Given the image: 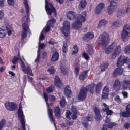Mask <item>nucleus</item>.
I'll list each match as a JSON object with an SVG mask.
<instances>
[{
	"label": "nucleus",
	"mask_w": 130,
	"mask_h": 130,
	"mask_svg": "<svg viewBox=\"0 0 130 130\" xmlns=\"http://www.w3.org/2000/svg\"><path fill=\"white\" fill-rule=\"evenodd\" d=\"M55 85L56 87L59 88L62 84H61V81L60 79L58 76H56L55 77Z\"/></svg>",
	"instance_id": "c756f323"
},
{
	"label": "nucleus",
	"mask_w": 130,
	"mask_h": 130,
	"mask_svg": "<svg viewBox=\"0 0 130 130\" xmlns=\"http://www.w3.org/2000/svg\"><path fill=\"white\" fill-rule=\"evenodd\" d=\"M52 26L49 25L48 23L47 24V25L45 27V32H49V31L50 30V28H51Z\"/></svg>",
	"instance_id": "6e6d98bb"
},
{
	"label": "nucleus",
	"mask_w": 130,
	"mask_h": 130,
	"mask_svg": "<svg viewBox=\"0 0 130 130\" xmlns=\"http://www.w3.org/2000/svg\"><path fill=\"white\" fill-rule=\"evenodd\" d=\"M124 52H125V53H130V45L125 47Z\"/></svg>",
	"instance_id": "864d4df0"
},
{
	"label": "nucleus",
	"mask_w": 130,
	"mask_h": 130,
	"mask_svg": "<svg viewBox=\"0 0 130 130\" xmlns=\"http://www.w3.org/2000/svg\"><path fill=\"white\" fill-rule=\"evenodd\" d=\"M7 3L9 6L14 7L15 6V0H7Z\"/></svg>",
	"instance_id": "49530a36"
},
{
	"label": "nucleus",
	"mask_w": 130,
	"mask_h": 130,
	"mask_svg": "<svg viewBox=\"0 0 130 130\" xmlns=\"http://www.w3.org/2000/svg\"><path fill=\"white\" fill-rule=\"evenodd\" d=\"M117 9V2L112 0L110 2L109 5L107 7V12L108 15H112Z\"/></svg>",
	"instance_id": "0eeeda50"
},
{
	"label": "nucleus",
	"mask_w": 130,
	"mask_h": 130,
	"mask_svg": "<svg viewBox=\"0 0 130 130\" xmlns=\"http://www.w3.org/2000/svg\"><path fill=\"white\" fill-rule=\"evenodd\" d=\"M71 111L70 110H67L66 112V117L67 119H71Z\"/></svg>",
	"instance_id": "8fccbe9b"
},
{
	"label": "nucleus",
	"mask_w": 130,
	"mask_h": 130,
	"mask_svg": "<svg viewBox=\"0 0 130 130\" xmlns=\"http://www.w3.org/2000/svg\"><path fill=\"white\" fill-rule=\"evenodd\" d=\"M105 7V5L103 3H100L99 4H98V7H96L94 13L95 14H96L97 15L100 14L101 13V11L104 9V7Z\"/></svg>",
	"instance_id": "ddd939ff"
},
{
	"label": "nucleus",
	"mask_w": 130,
	"mask_h": 130,
	"mask_svg": "<svg viewBox=\"0 0 130 130\" xmlns=\"http://www.w3.org/2000/svg\"><path fill=\"white\" fill-rule=\"evenodd\" d=\"M67 51H68V44L64 43L63 44L62 52H63L64 53H67Z\"/></svg>",
	"instance_id": "37998d69"
},
{
	"label": "nucleus",
	"mask_w": 130,
	"mask_h": 130,
	"mask_svg": "<svg viewBox=\"0 0 130 130\" xmlns=\"http://www.w3.org/2000/svg\"><path fill=\"white\" fill-rule=\"evenodd\" d=\"M87 121H93V117L92 116H88L87 117Z\"/></svg>",
	"instance_id": "0e129e2a"
},
{
	"label": "nucleus",
	"mask_w": 130,
	"mask_h": 130,
	"mask_svg": "<svg viewBox=\"0 0 130 130\" xmlns=\"http://www.w3.org/2000/svg\"><path fill=\"white\" fill-rule=\"evenodd\" d=\"M72 115L71 117L72 119H77V116L78 115V110H77V107L73 106L71 108Z\"/></svg>",
	"instance_id": "4468645a"
},
{
	"label": "nucleus",
	"mask_w": 130,
	"mask_h": 130,
	"mask_svg": "<svg viewBox=\"0 0 130 130\" xmlns=\"http://www.w3.org/2000/svg\"><path fill=\"white\" fill-rule=\"evenodd\" d=\"M55 90L54 87L51 86L46 89L47 93H52Z\"/></svg>",
	"instance_id": "ea45409f"
},
{
	"label": "nucleus",
	"mask_w": 130,
	"mask_h": 130,
	"mask_svg": "<svg viewBox=\"0 0 130 130\" xmlns=\"http://www.w3.org/2000/svg\"><path fill=\"white\" fill-rule=\"evenodd\" d=\"M44 99H45V101L46 102L47 105V106L48 107V106L49 105L47 103V101H48V96H47V94L46 93H44Z\"/></svg>",
	"instance_id": "4d7b16f0"
},
{
	"label": "nucleus",
	"mask_w": 130,
	"mask_h": 130,
	"mask_svg": "<svg viewBox=\"0 0 130 130\" xmlns=\"http://www.w3.org/2000/svg\"><path fill=\"white\" fill-rule=\"evenodd\" d=\"M129 7H130V1H129V2H128V4L127 6L126 10H123L124 14H127V13H128V12H129V10H130Z\"/></svg>",
	"instance_id": "09e8293b"
},
{
	"label": "nucleus",
	"mask_w": 130,
	"mask_h": 130,
	"mask_svg": "<svg viewBox=\"0 0 130 130\" xmlns=\"http://www.w3.org/2000/svg\"><path fill=\"white\" fill-rule=\"evenodd\" d=\"M105 122L106 123V127L108 128H112L114 125H115V123H112L110 122V119L107 116Z\"/></svg>",
	"instance_id": "aec40b11"
},
{
	"label": "nucleus",
	"mask_w": 130,
	"mask_h": 130,
	"mask_svg": "<svg viewBox=\"0 0 130 130\" xmlns=\"http://www.w3.org/2000/svg\"><path fill=\"white\" fill-rule=\"evenodd\" d=\"M87 6V2L86 0H81L79 4V8L80 9H85Z\"/></svg>",
	"instance_id": "2f4dec72"
},
{
	"label": "nucleus",
	"mask_w": 130,
	"mask_h": 130,
	"mask_svg": "<svg viewBox=\"0 0 130 130\" xmlns=\"http://www.w3.org/2000/svg\"><path fill=\"white\" fill-rule=\"evenodd\" d=\"M129 61L130 59L122 55L118 58L117 66V67H122L124 63H127L129 62Z\"/></svg>",
	"instance_id": "9d476101"
},
{
	"label": "nucleus",
	"mask_w": 130,
	"mask_h": 130,
	"mask_svg": "<svg viewBox=\"0 0 130 130\" xmlns=\"http://www.w3.org/2000/svg\"><path fill=\"white\" fill-rule=\"evenodd\" d=\"M103 106L105 107L103 108V111L106 112L107 115H111L112 114V111L109 109V107L104 103L103 104Z\"/></svg>",
	"instance_id": "6ab92c4d"
},
{
	"label": "nucleus",
	"mask_w": 130,
	"mask_h": 130,
	"mask_svg": "<svg viewBox=\"0 0 130 130\" xmlns=\"http://www.w3.org/2000/svg\"><path fill=\"white\" fill-rule=\"evenodd\" d=\"M24 4L26 12L27 13H29L30 12V7L29 6V4H28V0H24Z\"/></svg>",
	"instance_id": "c9c22d12"
},
{
	"label": "nucleus",
	"mask_w": 130,
	"mask_h": 130,
	"mask_svg": "<svg viewBox=\"0 0 130 130\" xmlns=\"http://www.w3.org/2000/svg\"><path fill=\"white\" fill-rule=\"evenodd\" d=\"M109 93V89H108V87H105L103 90V93L102 94V99H108Z\"/></svg>",
	"instance_id": "dca6fc26"
},
{
	"label": "nucleus",
	"mask_w": 130,
	"mask_h": 130,
	"mask_svg": "<svg viewBox=\"0 0 130 130\" xmlns=\"http://www.w3.org/2000/svg\"><path fill=\"white\" fill-rule=\"evenodd\" d=\"M126 112H128L129 113H130V104L128 105L126 107Z\"/></svg>",
	"instance_id": "774afa93"
},
{
	"label": "nucleus",
	"mask_w": 130,
	"mask_h": 130,
	"mask_svg": "<svg viewBox=\"0 0 130 130\" xmlns=\"http://www.w3.org/2000/svg\"><path fill=\"white\" fill-rule=\"evenodd\" d=\"M122 15H124V12L123 9H119L116 12V16L117 17H120L122 16Z\"/></svg>",
	"instance_id": "4c0bfd02"
},
{
	"label": "nucleus",
	"mask_w": 130,
	"mask_h": 130,
	"mask_svg": "<svg viewBox=\"0 0 130 130\" xmlns=\"http://www.w3.org/2000/svg\"><path fill=\"white\" fill-rule=\"evenodd\" d=\"M48 116L49 117V119L50 120L51 122L54 123V126L55 128H56V126L55 125V123H54V118H53V114L52 112V109H48Z\"/></svg>",
	"instance_id": "2eb2a0df"
},
{
	"label": "nucleus",
	"mask_w": 130,
	"mask_h": 130,
	"mask_svg": "<svg viewBox=\"0 0 130 130\" xmlns=\"http://www.w3.org/2000/svg\"><path fill=\"white\" fill-rule=\"evenodd\" d=\"M7 35V31L3 27L0 28V38H4Z\"/></svg>",
	"instance_id": "473e14b6"
},
{
	"label": "nucleus",
	"mask_w": 130,
	"mask_h": 130,
	"mask_svg": "<svg viewBox=\"0 0 130 130\" xmlns=\"http://www.w3.org/2000/svg\"><path fill=\"white\" fill-rule=\"evenodd\" d=\"M94 111L95 113V118L97 121L101 120V115H100V110L98 108H95Z\"/></svg>",
	"instance_id": "4be33fe9"
},
{
	"label": "nucleus",
	"mask_w": 130,
	"mask_h": 130,
	"mask_svg": "<svg viewBox=\"0 0 130 130\" xmlns=\"http://www.w3.org/2000/svg\"><path fill=\"white\" fill-rule=\"evenodd\" d=\"M6 28L7 30L8 35L9 36H10V35H12V28H10L9 26H6Z\"/></svg>",
	"instance_id": "de8ad7c7"
},
{
	"label": "nucleus",
	"mask_w": 130,
	"mask_h": 130,
	"mask_svg": "<svg viewBox=\"0 0 130 130\" xmlns=\"http://www.w3.org/2000/svg\"><path fill=\"white\" fill-rule=\"evenodd\" d=\"M19 59L21 61V67L22 68V71L23 72H24V74H26V73H27V75H30V76H33V73H32V70H31V68H30V67L27 66V67H26V66H25V63L23 61V60H25L24 57L21 58L20 55H18V57H17L16 56L14 57L12 60L13 64H16Z\"/></svg>",
	"instance_id": "7ed1b4c3"
},
{
	"label": "nucleus",
	"mask_w": 130,
	"mask_h": 130,
	"mask_svg": "<svg viewBox=\"0 0 130 130\" xmlns=\"http://www.w3.org/2000/svg\"><path fill=\"white\" fill-rule=\"evenodd\" d=\"M113 49L114 50H113ZM112 51L111 59H115L121 52V47L119 45L117 46V44L114 42L105 49L106 54H109V53H111Z\"/></svg>",
	"instance_id": "f257e3e1"
},
{
	"label": "nucleus",
	"mask_w": 130,
	"mask_h": 130,
	"mask_svg": "<svg viewBox=\"0 0 130 130\" xmlns=\"http://www.w3.org/2000/svg\"><path fill=\"white\" fill-rule=\"evenodd\" d=\"M94 36V32H89L84 36L83 39L84 40H86L87 41H89V40H91V39H93Z\"/></svg>",
	"instance_id": "f3484780"
},
{
	"label": "nucleus",
	"mask_w": 130,
	"mask_h": 130,
	"mask_svg": "<svg viewBox=\"0 0 130 130\" xmlns=\"http://www.w3.org/2000/svg\"><path fill=\"white\" fill-rule=\"evenodd\" d=\"M120 82L118 80H116L113 85V89L115 91H119V90H120Z\"/></svg>",
	"instance_id": "5701e85b"
},
{
	"label": "nucleus",
	"mask_w": 130,
	"mask_h": 130,
	"mask_svg": "<svg viewBox=\"0 0 130 130\" xmlns=\"http://www.w3.org/2000/svg\"><path fill=\"white\" fill-rule=\"evenodd\" d=\"M107 68H108V63H106L102 64L101 67L102 72H104V71H105Z\"/></svg>",
	"instance_id": "a19ab883"
},
{
	"label": "nucleus",
	"mask_w": 130,
	"mask_h": 130,
	"mask_svg": "<svg viewBox=\"0 0 130 130\" xmlns=\"http://www.w3.org/2000/svg\"><path fill=\"white\" fill-rule=\"evenodd\" d=\"M95 87H96V85L94 84H91L88 85L87 88L81 89L78 95L79 100H85L87 97V92L88 91L90 93H91V94H93L95 91Z\"/></svg>",
	"instance_id": "20e7f679"
},
{
	"label": "nucleus",
	"mask_w": 130,
	"mask_h": 130,
	"mask_svg": "<svg viewBox=\"0 0 130 130\" xmlns=\"http://www.w3.org/2000/svg\"><path fill=\"white\" fill-rule=\"evenodd\" d=\"M49 99L51 100V101H55V100H56V98H55V96H54V95H50L49 97Z\"/></svg>",
	"instance_id": "052dcab7"
},
{
	"label": "nucleus",
	"mask_w": 130,
	"mask_h": 130,
	"mask_svg": "<svg viewBox=\"0 0 130 130\" xmlns=\"http://www.w3.org/2000/svg\"><path fill=\"white\" fill-rule=\"evenodd\" d=\"M22 21L23 22L22 24L23 32L21 34V39H25L27 37V32L30 31V28H29V23H30V18L29 16L24 17L22 18Z\"/></svg>",
	"instance_id": "39448f33"
},
{
	"label": "nucleus",
	"mask_w": 130,
	"mask_h": 130,
	"mask_svg": "<svg viewBox=\"0 0 130 130\" xmlns=\"http://www.w3.org/2000/svg\"><path fill=\"white\" fill-rule=\"evenodd\" d=\"M123 90H127L130 88V81L129 80H124L122 83Z\"/></svg>",
	"instance_id": "412c9836"
},
{
	"label": "nucleus",
	"mask_w": 130,
	"mask_h": 130,
	"mask_svg": "<svg viewBox=\"0 0 130 130\" xmlns=\"http://www.w3.org/2000/svg\"><path fill=\"white\" fill-rule=\"evenodd\" d=\"M48 72L51 75H53L55 73V69H54V67L52 66L50 69H48Z\"/></svg>",
	"instance_id": "79ce46f5"
},
{
	"label": "nucleus",
	"mask_w": 130,
	"mask_h": 130,
	"mask_svg": "<svg viewBox=\"0 0 130 130\" xmlns=\"http://www.w3.org/2000/svg\"><path fill=\"white\" fill-rule=\"evenodd\" d=\"M67 19L68 20H74L77 17V14L73 11H69L67 14Z\"/></svg>",
	"instance_id": "a211bd4d"
},
{
	"label": "nucleus",
	"mask_w": 130,
	"mask_h": 130,
	"mask_svg": "<svg viewBox=\"0 0 130 130\" xmlns=\"http://www.w3.org/2000/svg\"><path fill=\"white\" fill-rule=\"evenodd\" d=\"M124 72V69L122 68H116L113 73V77H117V76H120L122 75Z\"/></svg>",
	"instance_id": "f8f14e48"
},
{
	"label": "nucleus",
	"mask_w": 130,
	"mask_h": 130,
	"mask_svg": "<svg viewBox=\"0 0 130 130\" xmlns=\"http://www.w3.org/2000/svg\"><path fill=\"white\" fill-rule=\"evenodd\" d=\"M6 124V120L3 119L0 121V130H3V128Z\"/></svg>",
	"instance_id": "58836bf2"
},
{
	"label": "nucleus",
	"mask_w": 130,
	"mask_h": 130,
	"mask_svg": "<svg viewBox=\"0 0 130 130\" xmlns=\"http://www.w3.org/2000/svg\"><path fill=\"white\" fill-rule=\"evenodd\" d=\"M130 34L125 32V31H122L121 37L123 41H127L128 38H129Z\"/></svg>",
	"instance_id": "a878e982"
},
{
	"label": "nucleus",
	"mask_w": 130,
	"mask_h": 130,
	"mask_svg": "<svg viewBox=\"0 0 130 130\" xmlns=\"http://www.w3.org/2000/svg\"><path fill=\"white\" fill-rule=\"evenodd\" d=\"M121 114L123 117H129L130 116V113L127 112H123Z\"/></svg>",
	"instance_id": "603ef678"
},
{
	"label": "nucleus",
	"mask_w": 130,
	"mask_h": 130,
	"mask_svg": "<svg viewBox=\"0 0 130 130\" xmlns=\"http://www.w3.org/2000/svg\"><path fill=\"white\" fill-rule=\"evenodd\" d=\"M55 23H56V20H55V19L52 18L48 21L47 24L48 25H49V26L53 27V25H54Z\"/></svg>",
	"instance_id": "f704fd0d"
},
{
	"label": "nucleus",
	"mask_w": 130,
	"mask_h": 130,
	"mask_svg": "<svg viewBox=\"0 0 130 130\" xmlns=\"http://www.w3.org/2000/svg\"><path fill=\"white\" fill-rule=\"evenodd\" d=\"M88 77V71H85L82 72L81 74L79 75V80L80 81H84L85 79H86L87 77Z\"/></svg>",
	"instance_id": "b1692460"
},
{
	"label": "nucleus",
	"mask_w": 130,
	"mask_h": 130,
	"mask_svg": "<svg viewBox=\"0 0 130 130\" xmlns=\"http://www.w3.org/2000/svg\"><path fill=\"white\" fill-rule=\"evenodd\" d=\"M123 31L130 34V25L128 24L125 25L123 28Z\"/></svg>",
	"instance_id": "e433bc0d"
},
{
	"label": "nucleus",
	"mask_w": 130,
	"mask_h": 130,
	"mask_svg": "<svg viewBox=\"0 0 130 130\" xmlns=\"http://www.w3.org/2000/svg\"><path fill=\"white\" fill-rule=\"evenodd\" d=\"M43 31H42L40 34L39 40H43V39H44V35H43Z\"/></svg>",
	"instance_id": "e2e57ef3"
},
{
	"label": "nucleus",
	"mask_w": 130,
	"mask_h": 130,
	"mask_svg": "<svg viewBox=\"0 0 130 130\" xmlns=\"http://www.w3.org/2000/svg\"><path fill=\"white\" fill-rule=\"evenodd\" d=\"M60 70L64 75L68 74V68H66V63L64 62H62L60 63Z\"/></svg>",
	"instance_id": "393cba45"
},
{
	"label": "nucleus",
	"mask_w": 130,
	"mask_h": 130,
	"mask_svg": "<svg viewBox=\"0 0 130 130\" xmlns=\"http://www.w3.org/2000/svg\"><path fill=\"white\" fill-rule=\"evenodd\" d=\"M109 35L106 32L101 34L98 39V42L101 43L102 45H106L109 42Z\"/></svg>",
	"instance_id": "423d86ee"
},
{
	"label": "nucleus",
	"mask_w": 130,
	"mask_h": 130,
	"mask_svg": "<svg viewBox=\"0 0 130 130\" xmlns=\"http://www.w3.org/2000/svg\"><path fill=\"white\" fill-rule=\"evenodd\" d=\"M54 112L55 114L56 117H57L58 118L60 117L61 113H60V108H59V107H56L54 108Z\"/></svg>",
	"instance_id": "bb28decb"
},
{
	"label": "nucleus",
	"mask_w": 130,
	"mask_h": 130,
	"mask_svg": "<svg viewBox=\"0 0 130 130\" xmlns=\"http://www.w3.org/2000/svg\"><path fill=\"white\" fill-rule=\"evenodd\" d=\"M64 94L67 97H69L70 95L72 94V91H71V87L69 86H67L64 89Z\"/></svg>",
	"instance_id": "7c9ffc66"
},
{
	"label": "nucleus",
	"mask_w": 130,
	"mask_h": 130,
	"mask_svg": "<svg viewBox=\"0 0 130 130\" xmlns=\"http://www.w3.org/2000/svg\"><path fill=\"white\" fill-rule=\"evenodd\" d=\"M130 127V124L129 122H126L124 124V128L126 129H128Z\"/></svg>",
	"instance_id": "13d9d810"
},
{
	"label": "nucleus",
	"mask_w": 130,
	"mask_h": 130,
	"mask_svg": "<svg viewBox=\"0 0 130 130\" xmlns=\"http://www.w3.org/2000/svg\"><path fill=\"white\" fill-rule=\"evenodd\" d=\"M101 87H102V83L101 82H99L96 87V93H98L99 91H100V89L101 88Z\"/></svg>",
	"instance_id": "c03bdc74"
},
{
	"label": "nucleus",
	"mask_w": 130,
	"mask_h": 130,
	"mask_svg": "<svg viewBox=\"0 0 130 130\" xmlns=\"http://www.w3.org/2000/svg\"><path fill=\"white\" fill-rule=\"evenodd\" d=\"M114 99L115 101H117V102H121V99H120V98L118 95H116Z\"/></svg>",
	"instance_id": "bf43d9fd"
},
{
	"label": "nucleus",
	"mask_w": 130,
	"mask_h": 130,
	"mask_svg": "<svg viewBox=\"0 0 130 130\" xmlns=\"http://www.w3.org/2000/svg\"><path fill=\"white\" fill-rule=\"evenodd\" d=\"M59 59V54H58L57 52H54L52 56V57L51 58V60L52 61H57Z\"/></svg>",
	"instance_id": "cd10ccee"
},
{
	"label": "nucleus",
	"mask_w": 130,
	"mask_h": 130,
	"mask_svg": "<svg viewBox=\"0 0 130 130\" xmlns=\"http://www.w3.org/2000/svg\"><path fill=\"white\" fill-rule=\"evenodd\" d=\"M82 55L85 58V59H86V60H89V59H90V57H89V55H88V54H87V53H83Z\"/></svg>",
	"instance_id": "5fc2aeb1"
},
{
	"label": "nucleus",
	"mask_w": 130,
	"mask_h": 130,
	"mask_svg": "<svg viewBox=\"0 0 130 130\" xmlns=\"http://www.w3.org/2000/svg\"><path fill=\"white\" fill-rule=\"evenodd\" d=\"M61 31L65 37H68L70 35V22L69 21L64 22L63 26L61 29Z\"/></svg>",
	"instance_id": "1a4fd4ad"
},
{
	"label": "nucleus",
	"mask_w": 130,
	"mask_h": 130,
	"mask_svg": "<svg viewBox=\"0 0 130 130\" xmlns=\"http://www.w3.org/2000/svg\"><path fill=\"white\" fill-rule=\"evenodd\" d=\"M60 105L61 107H64V105H66V100L64 99V97L61 98Z\"/></svg>",
	"instance_id": "a18cd8bd"
},
{
	"label": "nucleus",
	"mask_w": 130,
	"mask_h": 130,
	"mask_svg": "<svg viewBox=\"0 0 130 130\" xmlns=\"http://www.w3.org/2000/svg\"><path fill=\"white\" fill-rule=\"evenodd\" d=\"M79 72H80V68H79V67H76L75 74L76 76H78V75H79Z\"/></svg>",
	"instance_id": "69168bd1"
},
{
	"label": "nucleus",
	"mask_w": 130,
	"mask_h": 130,
	"mask_svg": "<svg viewBox=\"0 0 130 130\" xmlns=\"http://www.w3.org/2000/svg\"><path fill=\"white\" fill-rule=\"evenodd\" d=\"M5 16V13L2 11H0V20H2L4 16Z\"/></svg>",
	"instance_id": "338daca9"
},
{
	"label": "nucleus",
	"mask_w": 130,
	"mask_h": 130,
	"mask_svg": "<svg viewBox=\"0 0 130 130\" xmlns=\"http://www.w3.org/2000/svg\"><path fill=\"white\" fill-rule=\"evenodd\" d=\"M108 22L105 19H102L100 20L98 24V28H101V27H105Z\"/></svg>",
	"instance_id": "c85d7f7f"
},
{
	"label": "nucleus",
	"mask_w": 130,
	"mask_h": 130,
	"mask_svg": "<svg viewBox=\"0 0 130 130\" xmlns=\"http://www.w3.org/2000/svg\"><path fill=\"white\" fill-rule=\"evenodd\" d=\"M87 20V12H82L79 15L76 21L72 24V27L75 30H78L82 27V23L85 22Z\"/></svg>",
	"instance_id": "f03ea898"
},
{
	"label": "nucleus",
	"mask_w": 130,
	"mask_h": 130,
	"mask_svg": "<svg viewBox=\"0 0 130 130\" xmlns=\"http://www.w3.org/2000/svg\"><path fill=\"white\" fill-rule=\"evenodd\" d=\"M122 23V21L121 20H116L112 23V26H113V27L115 28H117V27H119V26L121 25Z\"/></svg>",
	"instance_id": "72a5a7b5"
},
{
	"label": "nucleus",
	"mask_w": 130,
	"mask_h": 130,
	"mask_svg": "<svg viewBox=\"0 0 130 130\" xmlns=\"http://www.w3.org/2000/svg\"><path fill=\"white\" fill-rule=\"evenodd\" d=\"M5 105L6 109L10 111H13V110L17 108V106L14 103L7 102L5 103Z\"/></svg>",
	"instance_id": "9b49d317"
},
{
	"label": "nucleus",
	"mask_w": 130,
	"mask_h": 130,
	"mask_svg": "<svg viewBox=\"0 0 130 130\" xmlns=\"http://www.w3.org/2000/svg\"><path fill=\"white\" fill-rule=\"evenodd\" d=\"M40 58V51L39 49L38 50V54H37V57L35 60V62H38V61L39 60Z\"/></svg>",
	"instance_id": "3c124183"
},
{
	"label": "nucleus",
	"mask_w": 130,
	"mask_h": 130,
	"mask_svg": "<svg viewBox=\"0 0 130 130\" xmlns=\"http://www.w3.org/2000/svg\"><path fill=\"white\" fill-rule=\"evenodd\" d=\"M82 123L84 127H87L88 126V122L87 121H85V119H83Z\"/></svg>",
	"instance_id": "680f3d73"
},
{
	"label": "nucleus",
	"mask_w": 130,
	"mask_h": 130,
	"mask_svg": "<svg viewBox=\"0 0 130 130\" xmlns=\"http://www.w3.org/2000/svg\"><path fill=\"white\" fill-rule=\"evenodd\" d=\"M48 0H45V10L46 13L48 15H51L52 13H54V16H56V10H55V8L52 5V4L48 2Z\"/></svg>",
	"instance_id": "6e6552de"
}]
</instances>
